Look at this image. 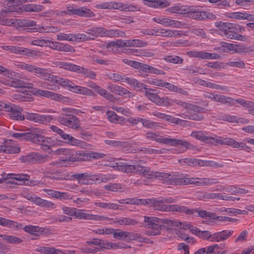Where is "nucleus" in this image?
<instances>
[{
  "mask_svg": "<svg viewBox=\"0 0 254 254\" xmlns=\"http://www.w3.org/2000/svg\"><path fill=\"white\" fill-rule=\"evenodd\" d=\"M146 137L152 141H155L160 143L170 145L173 146H181L185 147L187 149L194 150L195 146L183 139H172L167 137H164L161 135L157 134L152 131H148L146 133Z\"/></svg>",
  "mask_w": 254,
  "mask_h": 254,
  "instance_id": "nucleus-1",
  "label": "nucleus"
},
{
  "mask_svg": "<svg viewBox=\"0 0 254 254\" xmlns=\"http://www.w3.org/2000/svg\"><path fill=\"white\" fill-rule=\"evenodd\" d=\"M144 227L148 228L149 230L145 232L146 235L155 236L161 234V230L164 228L162 219L156 217L143 216Z\"/></svg>",
  "mask_w": 254,
  "mask_h": 254,
  "instance_id": "nucleus-2",
  "label": "nucleus"
},
{
  "mask_svg": "<svg viewBox=\"0 0 254 254\" xmlns=\"http://www.w3.org/2000/svg\"><path fill=\"white\" fill-rule=\"evenodd\" d=\"M17 66L21 69L33 73L37 77L51 82L55 76L50 73L48 69L38 67L34 64L21 63L17 64Z\"/></svg>",
  "mask_w": 254,
  "mask_h": 254,
  "instance_id": "nucleus-3",
  "label": "nucleus"
},
{
  "mask_svg": "<svg viewBox=\"0 0 254 254\" xmlns=\"http://www.w3.org/2000/svg\"><path fill=\"white\" fill-rule=\"evenodd\" d=\"M96 7L101 9H116L127 12H134L139 10L138 6L136 5L116 1L103 2L97 4Z\"/></svg>",
  "mask_w": 254,
  "mask_h": 254,
  "instance_id": "nucleus-4",
  "label": "nucleus"
},
{
  "mask_svg": "<svg viewBox=\"0 0 254 254\" xmlns=\"http://www.w3.org/2000/svg\"><path fill=\"white\" fill-rule=\"evenodd\" d=\"M139 168L138 174L148 179H158L160 180H162L164 183L168 184V182L169 180L170 173L154 172L151 171L150 168L141 165H140Z\"/></svg>",
  "mask_w": 254,
  "mask_h": 254,
  "instance_id": "nucleus-5",
  "label": "nucleus"
},
{
  "mask_svg": "<svg viewBox=\"0 0 254 254\" xmlns=\"http://www.w3.org/2000/svg\"><path fill=\"white\" fill-rule=\"evenodd\" d=\"M168 183V185H195L196 178H187L183 174L172 172L170 173L169 180Z\"/></svg>",
  "mask_w": 254,
  "mask_h": 254,
  "instance_id": "nucleus-6",
  "label": "nucleus"
},
{
  "mask_svg": "<svg viewBox=\"0 0 254 254\" xmlns=\"http://www.w3.org/2000/svg\"><path fill=\"white\" fill-rule=\"evenodd\" d=\"M1 48L15 54L28 57H36L41 55L40 52L16 46L3 45L1 46Z\"/></svg>",
  "mask_w": 254,
  "mask_h": 254,
  "instance_id": "nucleus-7",
  "label": "nucleus"
},
{
  "mask_svg": "<svg viewBox=\"0 0 254 254\" xmlns=\"http://www.w3.org/2000/svg\"><path fill=\"white\" fill-rule=\"evenodd\" d=\"M58 121L61 124L72 129H78L80 127L78 118L70 114H61L58 118Z\"/></svg>",
  "mask_w": 254,
  "mask_h": 254,
  "instance_id": "nucleus-8",
  "label": "nucleus"
},
{
  "mask_svg": "<svg viewBox=\"0 0 254 254\" xmlns=\"http://www.w3.org/2000/svg\"><path fill=\"white\" fill-rule=\"evenodd\" d=\"M67 11H63L68 15H76L80 17H92L95 14L89 8L86 7H78L73 5H69L67 6Z\"/></svg>",
  "mask_w": 254,
  "mask_h": 254,
  "instance_id": "nucleus-9",
  "label": "nucleus"
},
{
  "mask_svg": "<svg viewBox=\"0 0 254 254\" xmlns=\"http://www.w3.org/2000/svg\"><path fill=\"white\" fill-rule=\"evenodd\" d=\"M48 156L32 152L20 157L19 160L24 163H42L47 161Z\"/></svg>",
  "mask_w": 254,
  "mask_h": 254,
  "instance_id": "nucleus-10",
  "label": "nucleus"
},
{
  "mask_svg": "<svg viewBox=\"0 0 254 254\" xmlns=\"http://www.w3.org/2000/svg\"><path fill=\"white\" fill-rule=\"evenodd\" d=\"M24 120L27 119L40 124H47L50 123L53 119V117L51 115H41L29 112L24 113Z\"/></svg>",
  "mask_w": 254,
  "mask_h": 254,
  "instance_id": "nucleus-11",
  "label": "nucleus"
},
{
  "mask_svg": "<svg viewBox=\"0 0 254 254\" xmlns=\"http://www.w3.org/2000/svg\"><path fill=\"white\" fill-rule=\"evenodd\" d=\"M71 177L78 181L79 183L83 185H91L96 183H98V174H89L86 173L73 174Z\"/></svg>",
  "mask_w": 254,
  "mask_h": 254,
  "instance_id": "nucleus-12",
  "label": "nucleus"
},
{
  "mask_svg": "<svg viewBox=\"0 0 254 254\" xmlns=\"http://www.w3.org/2000/svg\"><path fill=\"white\" fill-rule=\"evenodd\" d=\"M56 153L58 155H65V157H62L61 161L64 162H78L79 150L73 151L65 148H59L56 150Z\"/></svg>",
  "mask_w": 254,
  "mask_h": 254,
  "instance_id": "nucleus-13",
  "label": "nucleus"
},
{
  "mask_svg": "<svg viewBox=\"0 0 254 254\" xmlns=\"http://www.w3.org/2000/svg\"><path fill=\"white\" fill-rule=\"evenodd\" d=\"M23 110L22 107L9 103L6 111L9 113V115L12 119L22 121L24 120V114H22Z\"/></svg>",
  "mask_w": 254,
  "mask_h": 254,
  "instance_id": "nucleus-14",
  "label": "nucleus"
},
{
  "mask_svg": "<svg viewBox=\"0 0 254 254\" xmlns=\"http://www.w3.org/2000/svg\"><path fill=\"white\" fill-rule=\"evenodd\" d=\"M218 143L222 145H227L234 148L248 151L250 148L244 142L236 141L231 138H220V140H217Z\"/></svg>",
  "mask_w": 254,
  "mask_h": 254,
  "instance_id": "nucleus-15",
  "label": "nucleus"
},
{
  "mask_svg": "<svg viewBox=\"0 0 254 254\" xmlns=\"http://www.w3.org/2000/svg\"><path fill=\"white\" fill-rule=\"evenodd\" d=\"M107 89L110 92L122 96L125 98H133L134 94L129 91L124 87L119 85L109 83L107 86Z\"/></svg>",
  "mask_w": 254,
  "mask_h": 254,
  "instance_id": "nucleus-16",
  "label": "nucleus"
},
{
  "mask_svg": "<svg viewBox=\"0 0 254 254\" xmlns=\"http://www.w3.org/2000/svg\"><path fill=\"white\" fill-rule=\"evenodd\" d=\"M74 216L78 219L85 220H93L96 221L109 220V218L104 216L93 215L84 212V210L76 209Z\"/></svg>",
  "mask_w": 254,
  "mask_h": 254,
  "instance_id": "nucleus-17",
  "label": "nucleus"
},
{
  "mask_svg": "<svg viewBox=\"0 0 254 254\" xmlns=\"http://www.w3.org/2000/svg\"><path fill=\"white\" fill-rule=\"evenodd\" d=\"M105 156V154L103 153L95 152H86L83 150H79L78 162L89 161L92 159H98L102 158Z\"/></svg>",
  "mask_w": 254,
  "mask_h": 254,
  "instance_id": "nucleus-18",
  "label": "nucleus"
},
{
  "mask_svg": "<svg viewBox=\"0 0 254 254\" xmlns=\"http://www.w3.org/2000/svg\"><path fill=\"white\" fill-rule=\"evenodd\" d=\"M43 133L42 130L38 128H35L30 132L24 133V139L25 140L31 141L33 143H36L39 137Z\"/></svg>",
  "mask_w": 254,
  "mask_h": 254,
  "instance_id": "nucleus-19",
  "label": "nucleus"
},
{
  "mask_svg": "<svg viewBox=\"0 0 254 254\" xmlns=\"http://www.w3.org/2000/svg\"><path fill=\"white\" fill-rule=\"evenodd\" d=\"M140 165H128L125 163L123 165H117V169L126 173H138Z\"/></svg>",
  "mask_w": 254,
  "mask_h": 254,
  "instance_id": "nucleus-20",
  "label": "nucleus"
},
{
  "mask_svg": "<svg viewBox=\"0 0 254 254\" xmlns=\"http://www.w3.org/2000/svg\"><path fill=\"white\" fill-rule=\"evenodd\" d=\"M125 33L118 29L108 30L104 27L102 28V37H108L109 38H116L124 37Z\"/></svg>",
  "mask_w": 254,
  "mask_h": 254,
  "instance_id": "nucleus-21",
  "label": "nucleus"
},
{
  "mask_svg": "<svg viewBox=\"0 0 254 254\" xmlns=\"http://www.w3.org/2000/svg\"><path fill=\"white\" fill-rule=\"evenodd\" d=\"M58 134L64 142L66 143L75 146L80 145L82 143V141L80 140L76 139L69 134L64 133L63 130H61Z\"/></svg>",
  "mask_w": 254,
  "mask_h": 254,
  "instance_id": "nucleus-22",
  "label": "nucleus"
},
{
  "mask_svg": "<svg viewBox=\"0 0 254 254\" xmlns=\"http://www.w3.org/2000/svg\"><path fill=\"white\" fill-rule=\"evenodd\" d=\"M36 144L41 146L42 150L48 151L51 148V145L53 144L54 141L51 137H45L41 134L39 137Z\"/></svg>",
  "mask_w": 254,
  "mask_h": 254,
  "instance_id": "nucleus-23",
  "label": "nucleus"
},
{
  "mask_svg": "<svg viewBox=\"0 0 254 254\" xmlns=\"http://www.w3.org/2000/svg\"><path fill=\"white\" fill-rule=\"evenodd\" d=\"M188 13L190 18L195 20H202L205 19V11H199L193 6H189Z\"/></svg>",
  "mask_w": 254,
  "mask_h": 254,
  "instance_id": "nucleus-24",
  "label": "nucleus"
},
{
  "mask_svg": "<svg viewBox=\"0 0 254 254\" xmlns=\"http://www.w3.org/2000/svg\"><path fill=\"white\" fill-rule=\"evenodd\" d=\"M69 90L72 92L88 96H94L93 91L86 87L76 85L74 83Z\"/></svg>",
  "mask_w": 254,
  "mask_h": 254,
  "instance_id": "nucleus-25",
  "label": "nucleus"
},
{
  "mask_svg": "<svg viewBox=\"0 0 254 254\" xmlns=\"http://www.w3.org/2000/svg\"><path fill=\"white\" fill-rule=\"evenodd\" d=\"M178 116L186 119L194 120L197 121H202L204 119L203 115L193 113L190 110H188L184 113L178 114Z\"/></svg>",
  "mask_w": 254,
  "mask_h": 254,
  "instance_id": "nucleus-26",
  "label": "nucleus"
},
{
  "mask_svg": "<svg viewBox=\"0 0 254 254\" xmlns=\"http://www.w3.org/2000/svg\"><path fill=\"white\" fill-rule=\"evenodd\" d=\"M189 6L175 5L174 6L168 7L166 9V11L168 12L171 13H176L179 14H185L188 13Z\"/></svg>",
  "mask_w": 254,
  "mask_h": 254,
  "instance_id": "nucleus-27",
  "label": "nucleus"
},
{
  "mask_svg": "<svg viewBox=\"0 0 254 254\" xmlns=\"http://www.w3.org/2000/svg\"><path fill=\"white\" fill-rule=\"evenodd\" d=\"M57 64L60 68L78 73L80 67L79 65L64 62H59Z\"/></svg>",
  "mask_w": 254,
  "mask_h": 254,
  "instance_id": "nucleus-28",
  "label": "nucleus"
},
{
  "mask_svg": "<svg viewBox=\"0 0 254 254\" xmlns=\"http://www.w3.org/2000/svg\"><path fill=\"white\" fill-rule=\"evenodd\" d=\"M6 5L3 12H12L17 10V6L21 3V0H6Z\"/></svg>",
  "mask_w": 254,
  "mask_h": 254,
  "instance_id": "nucleus-29",
  "label": "nucleus"
},
{
  "mask_svg": "<svg viewBox=\"0 0 254 254\" xmlns=\"http://www.w3.org/2000/svg\"><path fill=\"white\" fill-rule=\"evenodd\" d=\"M102 28L101 27H92L87 29L85 33L89 35L91 40H94L99 36L102 37Z\"/></svg>",
  "mask_w": 254,
  "mask_h": 254,
  "instance_id": "nucleus-30",
  "label": "nucleus"
},
{
  "mask_svg": "<svg viewBox=\"0 0 254 254\" xmlns=\"http://www.w3.org/2000/svg\"><path fill=\"white\" fill-rule=\"evenodd\" d=\"M52 83H56L64 87L68 88V90L72 87L73 82L68 79L60 77L57 76H54V78L52 79Z\"/></svg>",
  "mask_w": 254,
  "mask_h": 254,
  "instance_id": "nucleus-31",
  "label": "nucleus"
},
{
  "mask_svg": "<svg viewBox=\"0 0 254 254\" xmlns=\"http://www.w3.org/2000/svg\"><path fill=\"white\" fill-rule=\"evenodd\" d=\"M7 176H9L10 179H13L14 181L15 180L22 181L24 184L26 185H30L31 182L29 181L30 176L27 174H9Z\"/></svg>",
  "mask_w": 254,
  "mask_h": 254,
  "instance_id": "nucleus-32",
  "label": "nucleus"
},
{
  "mask_svg": "<svg viewBox=\"0 0 254 254\" xmlns=\"http://www.w3.org/2000/svg\"><path fill=\"white\" fill-rule=\"evenodd\" d=\"M254 51V45L248 46L243 45H235L233 52L239 54L249 53Z\"/></svg>",
  "mask_w": 254,
  "mask_h": 254,
  "instance_id": "nucleus-33",
  "label": "nucleus"
},
{
  "mask_svg": "<svg viewBox=\"0 0 254 254\" xmlns=\"http://www.w3.org/2000/svg\"><path fill=\"white\" fill-rule=\"evenodd\" d=\"M42 5L35 4H26L22 6L21 9L26 12H40L43 10Z\"/></svg>",
  "mask_w": 254,
  "mask_h": 254,
  "instance_id": "nucleus-34",
  "label": "nucleus"
},
{
  "mask_svg": "<svg viewBox=\"0 0 254 254\" xmlns=\"http://www.w3.org/2000/svg\"><path fill=\"white\" fill-rule=\"evenodd\" d=\"M163 59L166 62L174 64H182L184 62V59L177 55H166Z\"/></svg>",
  "mask_w": 254,
  "mask_h": 254,
  "instance_id": "nucleus-35",
  "label": "nucleus"
},
{
  "mask_svg": "<svg viewBox=\"0 0 254 254\" xmlns=\"http://www.w3.org/2000/svg\"><path fill=\"white\" fill-rule=\"evenodd\" d=\"M114 222L121 225H135L138 223L136 220L127 217L116 218Z\"/></svg>",
  "mask_w": 254,
  "mask_h": 254,
  "instance_id": "nucleus-36",
  "label": "nucleus"
},
{
  "mask_svg": "<svg viewBox=\"0 0 254 254\" xmlns=\"http://www.w3.org/2000/svg\"><path fill=\"white\" fill-rule=\"evenodd\" d=\"M153 204H152L151 207H153L156 210H159L164 212L170 211V205H164V203L159 202V199L154 198Z\"/></svg>",
  "mask_w": 254,
  "mask_h": 254,
  "instance_id": "nucleus-37",
  "label": "nucleus"
},
{
  "mask_svg": "<svg viewBox=\"0 0 254 254\" xmlns=\"http://www.w3.org/2000/svg\"><path fill=\"white\" fill-rule=\"evenodd\" d=\"M215 25L220 30L221 35L224 36L230 30L231 24L229 22L217 21L215 22Z\"/></svg>",
  "mask_w": 254,
  "mask_h": 254,
  "instance_id": "nucleus-38",
  "label": "nucleus"
},
{
  "mask_svg": "<svg viewBox=\"0 0 254 254\" xmlns=\"http://www.w3.org/2000/svg\"><path fill=\"white\" fill-rule=\"evenodd\" d=\"M200 161H202V160L192 158H187L179 160V162L183 165H187L193 167L200 166L199 164H201V163Z\"/></svg>",
  "mask_w": 254,
  "mask_h": 254,
  "instance_id": "nucleus-39",
  "label": "nucleus"
},
{
  "mask_svg": "<svg viewBox=\"0 0 254 254\" xmlns=\"http://www.w3.org/2000/svg\"><path fill=\"white\" fill-rule=\"evenodd\" d=\"M0 225L3 227H7L10 228H19V226H21V225L18 224L16 221L11 220L7 219L4 218L0 217Z\"/></svg>",
  "mask_w": 254,
  "mask_h": 254,
  "instance_id": "nucleus-40",
  "label": "nucleus"
},
{
  "mask_svg": "<svg viewBox=\"0 0 254 254\" xmlns=\"http://www.w3.org/2000/svg\"><path fill=\"white\" fill-rule=\"evenodd\" d=\"M217 183L216 179H214L196 178L195 185L197 186H204L211 185Z\"/></svg>",
  "mask_w": 254,
  "mask_h": 254,
  "instance_id": "nucleus-41",
  "label": "nucleus"
},
{
  "mask_svg": "<svg viewBox=\"0 0 254 254\" xmlns=\"http://www.w3.org/2000/svg\"><path fill=\"white\" fill-rule=\"evenodd\" d=\"M33 203L42 207H53L54 205L52 202L44 200L37 195L34 197Z\"/></svg>",
  "mask_w": 254,
  "mask_h": 254,
  "instance_id": "nucleus-42",
  "label": "nucleus"
},
{
  "mask_svg": "<svg viewBox=\"0 0 254 254\" xmlns=\"http://www.w3.org/2000/svg\"><path fill=\"white\" fill-rule=\"evenodd\" d=\"M20 224V223H19ZM21 226H19V228H15L17 229H23L24 231L31 235H37V233L40 232V228L38 226L33 225H27L24 227H22V225L21 224Z\"/></svg>",
  "mask_w": 254,
  "mask_h": 254,
  "instance_id": "nucleus-43",
  "label": "nucleus"
},
{
  "mask_svg": "<svg viewBox=\"0 0 254 254\" xmlns=\"http://www.w3.org/2000/svg\"><path fill=\"white\" fill-rule=\"evenodd\" d=\"M0 237L10 244H20L23 242V240L20 238L5 234H0Z\"/></svg>",
  "mask_w": 254,
  "mask_h": 254,
  "instance_id": "nucleus-44",
  "label": "nucleus"
},
{
  "mask_svg": "<svg viewBox=\"0 0 254 254\" xmlns=\"http://www.w3.org/2000/svg\"><path fill=\"white\" fill-rule=\"evenodd\" d=\"M196 216H200L204 219H209L211 220H215L216 215L215 213L207 212L205 210L197 209V214Z\"/></svg>",
  "mask_w": 254,
  "mask_h": 254,
  "instance_id": "nucleus-45",
  "label": "nucleus"
},
{
  "mask_svg": "<svg viewBox=\"0 0 254 254\" xmlns=\"http://www.w3.org/2000/svg\"><path fill=\"white\" fill-rule=\"evenodd\" d=\"M121 149L127 153L136 152V149L133 148L134 143L131 141H123Z\"/></svg>",
  "mask_w": 254,
  "mask_h": 254,
  "instance_id": "nucleus-46",
  "label": "nucleus"
},
{
  "mask_svg": "<svg viewBox=\"0 0 254 254\" xmlns=\"http://www.w3.org/2000/svg\"><path fill=\"white\" fill-rule=\"evenodd\" d=\"M78 73L81 74L85 77H87L91 79H94L96 78V74L95 72L80 66Z\"/></svg>",
  "mask_w": 254,
  "mask_h": 254,
  "instance_id": "nucleus-47",
  "label": "nucleus"
},
{
  "mask_svg": "<svg viewBox=\"0 0 254 254\" xmlns=\"http://www.w3.org/2000/svg\"><path fill=\"white\" fill-rule=\"evenodd\" d=\"M200 162L201 163V164H199V165H200V166L210 167H212L213 168H219L224 167V165L223 163H218L211 160H202V161H200Z\"/></svg>",
  "mask_w": 254,
  "mask_h": 254,
  "instance_id": "nucleus-48",
  "label": "nucleus"
},
{
  "mask_svg": "<svg viewBox=\"0 0 254 254\" xmlns=\"http://www.w3.org/2000/svg\"><path fill=\"white\" fill-rule=\"evenodd\" d=\"M218 102L231 106L234 105V99L220 94Z\"/></svg>",
  "mask_w": 254,
  "mask_h": 254,
  "instance_id": "nucleus-49",
  "label": "nucleus"
},
{
  "mask_svg": "<svg viewBox=\"0 0 254 254\" xmlns=\"http://www.w3.org/2000/svg\"><path fill=\"white\" fill-rule=\"evenodd\" d=\"M177 31L172 30L160 29L157 34V36H163L167 37H173L178 35Z\"/></svg>",
  "mask_w": 254,
  "mask_h": 254,
  "instance_id": "nucleus-50",
  "label": "nucleus"
},
{
  "mask_svg": "<svg viewBox=\"0 0 254 254\" xmlns=\"http://www.w3.org/2000/svg\"><path fill=\"white\" fill-rule=\"evenodd\" d=\"M10 178L7 176V178H2L0 179V184H3V186L4 188H13L17 184L14 182V180H9Z\"/></svg>",
  "mask_w": 254,
  "mask_h": 254,
  "instance_id": "nucleus-51",
  "label": "nucleus"
},
{
  "mask_svg": "<svg viewBox=\"0 0 254 254\" xmlns=\"http://www.w3.org/2000/svg\"><path fill=\"white\" fill-rule=\"evenodd\" d=\"M1 147H2V149L1 151L7 153H17L20 151V147L17 146H1Z\"/></svg>",
  "mask_w": 254,
  "mask_h": 254,
  "instance_id": "nucleus-52",
  "label": "nucleus"
},
{
  "mask_svg": "<svg viewBox=\"0 0 254 254\" xmlns=\"http://www.w3.org/2000/svg\"><path fill=\"white\" fill-rule=\"evenodd\" d=\"M25 29H33L40 32L41 27L36 25V22L30 19H25Z\"/></svg>",
  "mask_w": 254,
  "mask_h": 254,
  "instance_id": "nucleus-53",
  "label": "nucleus"
},
{
  "mask_svg": "<svg viewBox=\"0 0 254 254\" xmlns=\"http://www.w3.org/2000/svg\"><path fill=\"white\" fill-rule=\"evenodd\" d=\"M10 85L11 86L15 88H31V84L30 83L20 80H12L11 82Z\"/></svg>",
  "mask_w": 254,
  "mask_h": 254,
  "instance_id": "nucleus-54",
  "label": "nucleus"
},
{
  "mask_svg": "<svg viewBox=\"0 0 254 254\" xmlns=\"http://www.w3.org/2000/svg\"><path fill=\"white\" fill-rule=\"evenodd\" d=\"M106 114L109 121L112 123H117L119 120L122 121L124 119L123 117H119L115 112L113 111H108Z\"/></svg>",
  "mask_w": 254,
  "mask_h": 254,
  "instance_id": "nucleus-55",
  "label": "nucleus"
},
{
  "mask_svg": "<svg viewBox=\"0 0 254 254\" xmlns=\"http://www.w3.org/2000/svg\"><path fill=\"white\" fill-rule=\"evenodd\" d=\"M50 95L49 98L53 100H55L58 101L67 102L69 99L67 97L63 96L62 95L50 91Z\"/></svg>",
  "mask_w": 254,
  "mask_h": 254,
  "instance_id": "nucleus-56",
  "label": "nucleus"
},
{
  "mask_svg": "<svg viewBox=\"0 0 254 254\" xmlns=\"http://www.w3.org/2000/svg\"><path fill=\"white\" fill-rule=\"evenodd\" d=\"M145 95L149 100L158 105L160 97L156 93H151L148 90H146Z\"/></svg>",
  "mask_w": 254,
  "mask_h": 254,
  "instance_id": "nucleus-57",
  "label": "nucleus"
},
{
  "mask_svg": "<svg viewBox=\"0 0 254 254\" xmlns=\"http://www.w3.org/2000/svg\"><path fill=\"white\" fill-rule=\"evenodd\" d=\"M98 183L101 182L107 183L108 181H112L115 179L114 175L107 174H98Z\"/></svg>",
  "mask_w": 254,
  "mask_h": 254,
  "instance_id": "nucleus-58",
  "label": "nucleus"
},
{
  "mask_svg": "<svg viewBox=\"0 0 254 254\" xmlns=\"http://www.w3.org/2000/svg\"><path fill=\"white\" fill-rule=\"evenodd\" d=\"M142 152L146 154H161L163 152L161 150H157V149H154L152 148H146V147H141L139 148H137L136 149V152Z\"/></svg>",
  "mask_w": 254,
  "mask_h": 254,
  "instance_id": "nucleus-59",
  "label": "nucleus"
},
{
  "mask_svg": "<svg viewBox=\"0 0 254 254\" xmlns=\"http://www.w3.org/2000/svg\"><path fill=\"white\" fill-rule=\"evenodd\" d=\"M127 231H123L120 229H115L113 233L114 238L122 240H125L127 238Z\"/></svg>",
  "mask_w": 254,
  "mask_h": 254,
  "instance_id": "nucleus-60",
  "label": "nucleus"
},
{
  "mask_svg": "<svg viewBox=\"0 0 254 254\" xmlns=\"http://www.w3.org/2000/svg\"><path fill=\"white\" fill-rule=\"evenodd\" d=\"M206 135V132L200 130L192 131L190 134L191 136L203 142H204V140H205Z\"/></svg>",
  "mask_w": 254,
  "mask_h": 254,
  "instance_id": "nucleus-61",
  "label": "nucleus"
},
{
  "mask_svg": "<svg viewBox=\"0 0 254 254\" xmlns=\"http://www.w3.org/2000/svg\"><path fill=\"white\" fill-rule=\"evenodd\" d=\"M163 224H165L170 226H174L178 228H182L183 223L177 220H173L167 219H162Z\"/></svg>",
  "mask_w": 254,
  "mask_h": 254,
  "instance_id": "nucleus-62",
  "label": "nucleus"
},
{
  "mask_svg": "<svg viewBox=\"0 0 254 254\" xmlns=\"http://www.w3.org/2000/svg\"><path fill=\"white\" fill-rule=\"evenodd\" d=\"M72 198L70 193L69 192H62L57 191L56 199L60 200H68L71 199Z\"/></svg>",
  "mask_w": 254,
  "mask_h": 254,
  "instance_id": "nucleus-63",
  "label": "nucleus"
},
{
  "mask_svg": "<svg viewBox=\"0 0 254 254\" xmlns=\"http://www.w3.org/2000/svg\"><path fill=\"white\" fill-rule=\"evenodd\" d=\"M221 47L223 48L221 50L223 52H229L230 51H233L235 48V45L231 43H228L224 42L220 43Z\"/></svg>",
  "mask_w": 254,
  "mask_h": 254,
  "instance_id": "nucleus-64",
  "label": "nucleus"
}]
</instances>
